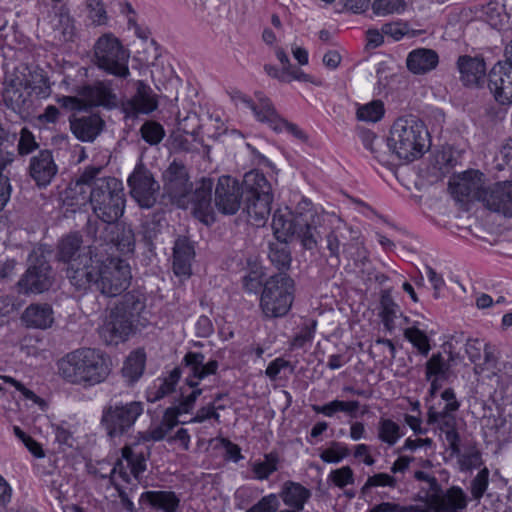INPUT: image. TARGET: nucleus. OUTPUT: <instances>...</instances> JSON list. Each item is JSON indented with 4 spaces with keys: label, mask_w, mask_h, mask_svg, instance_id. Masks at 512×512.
Segmentation results:
<instances>
[{
    "label": "nucleus",
    "mask_w": 512,
    "mask_h": 512,
    "mask_svg": "<svg viewBox=\"0 0 512 512\" xmlns=\"http://www.w3.org/2000/svg\"><path fill=\"white\" fill-rule=\"evenodd\" d=\"M101 166L85 167L82 173L66 189V198L88 200L92 212L104 224H113L124 214L126 197L121 180L102 176Z\"/></svg>",
    "instance_id": "f257e3e1"
},
{
    "label": "nucleus",
    "mask_w": 512,
    "mask_h": 512,
    "mask_svg": "<svg viewBox=\"0 0 512 512\" xmlns=\"http://www.w3.org/2000/svg\"><path fill=\"white\" fill-rule=\"evenodd\" d=\"M58 375L73 385L90 387L103 382L110 373L107 359L95 349L81 348L57 362Z\"/></svg>",
    "instance_id": "f03ea898"
},
{
    "label": "nucleus",
    "mask_w": 512,
    "mask_h": 512,
    "mask_svg": "<svg viewBox=\"0 0 512 512\" xmlns=\"http://www.w3.org/2000/svg\"><path fill=\"white\" fill-rule=\"evenodd\" d=\"M319 216L311 208L298 207L295 212L288 207L277 209L272 217V229L275 237L287 243L290 237H297L306 249L317 246Z\"/></svg>",
    "instance_id": "7ed1b4c3"
},
{
    "label": "nucleus",
    "mask_w": 512,
    "mask_h": 512,
    "mask_svg": "<svg viewBox=\"0 0 512 512\" xmlns=\"http://www.w3.org/2000/svg\"><path fill=\"white\" fill-rule=\"evenodd\" d=\"M388 145L399 159L414 161L429 149V133L416 117H401L391 127Z\"/></svg>",
    "instance_id": "20e7f679"
},
{
    "label": "nucleus",
    "mask_w": 512,
    "mask_h": 512,
    "mask_svg": "<svg viewBox=\"0 0 512 512\" xmlns=\"http://www.w3.org/2000/svg\"><path fill=\"white\" fill-rule=\"evenodd\" d=\"M144 411L141 401H126L112 397L103 407L100 424L110 439L127 435Z\"/></svg>",
    "instance_id": "39448f33"
},
{
    "label": "nucleus",
    "mask_w": 512,
    "mask_h": 512,
    "mask_svg": "<svg viewBox=\"0 0 512 512\" xmlns=\"http://www.w3.org/2000/svg\"><path fill=\"white\" fill-rule=\"evenodd\" d=\"M93 52L94 63L100 70L121 79L130 75V52L112 33L100 36L94 44Z\"/></svg>",
    "instance_id": "423d86ee"
},
{
    "label": "nucleus",
    "mask_w": 512,
    "mask_h": 512,
    "mask_svg": "<svg viewBox=\"0 0 512 512\" xmlns=\"http://www.w3.org/2000/svg\"><path fill=\"white\" fill-rule=\"evenodd\" d=\"M85 232L99 245V251L105 256H113L114 250L121 253H130L134 250L135 238L131 228L119 224L100 225L97 220L88 219Z\"/></svg>",
    "instance_id": "0eeeda50"
},
{
    "label": "nucleus",
    "mask_w": 512,
    "mask_h": 512,
    "mask_svg": "<svg viewBox=\"0 0 512 512\" xmlns=\"http://www.w3.org/2000/svg\"><path fill=\"white\" fill-rule=\"evenodd\" d=\"M294 300V281L286 273L271 276L264 284L260 307L267 318L285 316Z\"/></svg>",
    "instance_id": "6e6552de"
},
{
    "label": "nucleus",
    "mask_w": 512,
    "mask_h": 512,
    "mask_svg": "<svg viewBox=\"0 0 512 512\" xmlns=\"http://www.w3.org/2000/svg\"><path fill=\"white\" fill-rule=\"evenodd\" d=\"M50 252L38 247L32 250L27 259V269L17 282L21 294H41L48 291L55 280L49 262Z\"/></svg>",
    "instance_id": "1a4fd4ad"
},
{
    "label": "nucleus",
    "mask_w": 512,
    "mask_h": 512,
    "mask_svg": "<svg viewBox=\"0 0 512 512\" xmlns=\"http://www.w3.org/2000/svg\"><path fill=\"white\" fill-rule=\"evenodd\" d=\"M204 360L205 356L200 352H188L182 360L183 367L187 370L186 383L192 391L187 395L182 392L179 403L175 406L181 414L189 413L194 408L202 393V389L197 388L199 381L217 372L219 365L216 360H209L207 363Z\"/></svg>",
    "instance_id": "9d476101"
},
{
    "label": "nucleus",
    "mask_w": 512,
    "mask_h": 512,
    "mask_svg": "<svg viewBox=\"0 0 512 512\" xmlns=\"http://www.w3.org/2000/svg\"><path fill=\"white\" fill-rule=\"evenodd\" d=\"M131 278V269L126 261L102 254L95 282L97 291L108 297L118 296L129 287Z\"/></svg>",
    "instance_id": "9b49d317"
},
{
    "label": "nucleus",
    "mask_w": 512,
    "mask_h": 512,
    "mask_svg": "<svg viewBox=\"0 0 512 512\" xmlns=\"http://www.w3.org/2000/svg\"><path fill=\"white\" fill-rule=\"evenodd\" d=\"M163 190L179 208L189 207L193 183L186 165L174 159L162 173Z\"/></svg>",
    "instance_id": "f8f14e48"
},
{
    "label": "nucleus",
    "mask_w": 512,
    "mask_h": 512,
    "mask_svg": "<svg viewBox=\"0 0 512 512\" xmlns=\"http://www.w3.org/2000/svg\"><path fill=\"white\" fill-rule=\"evenodd\" d=\"M102 254L99 245L92 243L87 247V256H81L79 260L68 265L66 276L77 290L95 288Z\"/></svg>",
    "instance_id": "ddd939ff"
},
{
    "label": "nucleus",
    "mask_w": 512,
    "mask_h": 512,
    "mask_svg": "<svg viewBox=\"0 0 512 512\" xmlns=\"http://www.w3.org/2000/svg\"><path fill=\"white\" fill-rule=\"evenodd\" d=\"M129 193L141 208H152L160 189L152 172L142 163L137 164L127 179Z\"/></svg>",
    "instance_id": "4468645a"
},
{
    "label": "nucleus",
    "mask_w": 512,
    "mask_h": 512,
    "mask_svg": "<svg viewBox=\"0 0 512 512\" xmlns=\"http://www.w3.org/2000/svg\"><path fill=\"white\" fill-rule=\"evenodd\" d=\"M134 324L129 316L111 308L98 328V334L106 345H117L126 341L133 333Z\"/></svg>",
    "instance_id": "2eb2a0df"
},
{
    "label": "nucleus",
    "mask_w": 512,
    "mask_h": 512,
    "mask_svg": "<svg viewBox=\"0 0 512 512\" xmlns=\"http://www.w3.org/2000/svg\"><path fill=\"white\" fill-rule=\"evenodd\" d=\"M484 175L478 170L465 171L449 180L451 195L459 202L480 200L484 194Z\"/></svg>",
    "instance_id": "dca6fc26"
},
{
    "label": "nucleus",
    "mask_w": 512,
    "mask_h": 512,
    "mask_svg": "<svg viewBox=\"0 0 512 512\" xmlns=\"http://www.w3.org/2000/svg\"><path fill=\"white\" fill-rule=\"evenodd\" d=\"M242 190L240 183L231 176L218 178L215 186L214 204L219 212L225 215L235 214L241 207Z\"/></svg>",
    "instance_id": "f3484780"
},
{
    "label": "nucleus",
    "mask_w": 512,
    "mask_h": 512,
    "mask_svg": "<svg viewBox=\"0 0 512 512\" xmlns=\"http://www.w3.org/2000/svg\"><path fill=\"white\" fill-rule=\"evenodd\" d=\"M488 87L501 105L512 104V66L498 62L488 75Z\"/></svg>",
    "instance_id": "a211bd4d"
},
{
    "label": "nucleus",
    "mask_w": 512,
    "mask_h": 512,
    "mask_svg": "<svg viewBox=\"0 0 512 512\" xmlns=\"http://www.w3.org/2000/svg\"><path fill=\"white\" fill-rule=\"evenodd\" d=\"M484 206L504 217H512V181H501L485 189Z\"/></svg>",
    "instance_id": "6ab92c4d"
},
{
    "label": "nucleus",
    "mask_w": 512,
    "mask_h": 512,
    "mask_svg": "<svg viewBox=\"0 0 512 512\" xmlns=\"http://www.w3.org/2000/svg\"><path fill=\"white\" fill-rule=\"evenodd\" d=\"M77 94L84 101L85 108L99 106L112 108L117 105V96L113 92L110 81H96L93 84L83 85L77 89Z\"/></svg>",
    "instance_id": "aec40b11"
},
{
    "label": "nucleus",
    "mask_w": 512,
    "mask_h": 512,
    "mask_svg": "<svg viewBox=\"0 0 512 512\" xmlns=\"http://www.w3.org/2000/svg\"><path fill=\"white\" fill-rule=\"evenodd\" d=\"M213 185L211 178H202L196 189L191 191L189 205H192L195 216L205 224H210L215 220L212 207Z\"/></svg>",
    "instance_id": "412c9836"
},
{
    "label": "nucleus",
    "mask_w": 512,
    "mask_h": 512,
    "mask_svg": "<svg viewBox=\"0 0 512 512\" xmlns=\"http://www.w3.org/2000/svg\"><path fill=\"white\" fill-rule=\"evenodd\" d=\"M57 171V165L49 150H41L30 160L29 175L39 188L47 187L56 176Z\"/></svg>",
    "instance_id": "4be33fe9"
},
{
    "label": "nucleus",
    "mask_w": 512,
    "mask_h": 512,
    "mask_svg": "<svg viewBox=\"0 0 512 512\" xmlns=\"http://www.w3.org/2000/svg\"><path fill=\"white\" fill-rule=\"evenodd\" d=\"M432 494L429 498L435 512H461L467 508L468 496L459 486H451L443 493Z\"/></svg>",
    "instance_id": "5701e85b"
},
{
    "label": "nucleus",
    "mask_w": 512,
    "mask_h": 512,
    "mask_svg": "<svg viewBox=\"0 0 512 512\" xmlns=\"http://www.w3.org/2000/svg\"><path fill=\"white\" fill-rule=\"evenodd\" d=\"M136 94L125 103L123 111L126 116L136 117L138 114H148L157 108V100L151 88L142 80L136 83Z\"/></svg>",
    "instance_id": "b1692460"
},
{
    "label": "nucleus",
    "mask_w": 512,
    "mask_h": 512,
    "mask_svg": "<svg viewBox=\"0 0 512 512\" xmlns=\"http://www.w3.org/2000/svg\"><path fill=\"white\" fill-rule=\"evenodd\" d=\"M457 68L465 86L478 87L484 81L486 64L482 57L462 55L457 60Z\"/></svg>",
    "instance_id": "393cba45"
},
{
    "label": "nucleus",
    "mask_w": 512,
    "mask_h": 512,
    "mask_svg": "<svg viewBox=\"0 0 512 512\" xmlns=\"http://www.w3.org/2000/svg\"><path fill=\"white\" fill-rule=\"evenodd\" d=\"M21 320L28 328L45 330L54 323V312L47 303L30 304L24 310Z\"/></svg>",
    "instance_id": "a878e982"
},
{
    "label": "nucleus",
    "mask_w": 512,
    "mask_h": 512,
    "mask_svg": "<svg viewBox=\"0 0 512 512\" xmlns=\"http://www.w3.org/2000/svg\"><path fill=\"white\" fill-rule=\"evenodd\" d=\"M103 127L104 121L95 114L70 120L72 133L82 142H93L101 133Z\"/></svg>",
    "instance_id": "bb28decb"
},
{
    "label": "nucleus",
    "mask_w": 512,
    "mask_h": 512,
    "mask_svg": "<svg viewBox=\"0 0 512 512\" xmlns=\"http://www.w3.org/2000/svg\"><path fill=\"white\" fill-rule=\"evenodd\" d=\"M139 504L162 512H176L180 499L173 491H146L140 495Z\"/></svg>",
    "instance_id": "cd10ccee"
},
{
    "label": "nucleus",
    "mask_w": 512,
    "mask_h": 512,
    "mask_svg": "<svg viewBox=\"0 0 512 512\" xmlns=\"http://www.w3.org/2000/svg\"><path fill=\"white\" fill-rule=\"evenodd\" d=\"M273 196L244 197V208L249 222L257 227L263 226L270 213Z\"/></svg>",
    "instance_id": "c85d7f7f"
},
{
    "label": "nucleus",
    "mask_w": 512,
    "mask_h": 512,
    "mask_svg": "<svg viewBox=\"0 0 512 512\" xmlns=\"http://www.w3.org/2000/svg\"><path fill=\"white\" fill-rule=\"evenodd\" d=\"M439 57L436 51L427 48H418L411 51L406 59V65L413 74H425L437 67Z\"/></svg>",
    "instance_id": "c756f323"
},
{
    "label": "nucleus",
    "mask_w": 512,
    "mask_h": 512,
    "mask_svg": "<svg viewBox=\"0 0 512 512\" xmlns=\"http://www.w3.org/2000/svg\"><path fill=\"white\" fill-rule=\"evenodd\" d=\"M82 243V236L79 233L66 235L58 244V259L69 265L74 260H79L81 256H87V248H84Z\"/></svg>",
    "instance_id": "7c9ffc66"
},
{
    "label": "nucleus",
    "mask_w": 512,
    "mask_h": 512,
    "mask_svg": "<svg viewBox=\"0 0 512 512\" xmlns=\"http://www.w3.org/2000/svg\"><path fill=\"white\" fill-rule=\"evenodd\" d=\"M194 254V249L186 238H179L175 241L173 271L177 276H189L191 274V261Z\"/></svg>",
    "instance_id": "2f4dec72"
},
{
    "label": "nucleus",
    "mask_w": 512,
    "mask_h": 512,
    "mask_svg": "<svg viewBox=\"0 0 512 512\" xmlns=\"http://www.w3.org/2000/svg\"><path fill=\"white\" fill-rule=\"evenodd\" d=\"M256 98L257 102H253L245 96H242L240 99L253 111L259 121L267 123L273 129V125H276L281 117L277 114L268 98L264 97L261 93H257Z\"/></svg>",
    "instance_id": "473e14b6"
},
{
    "label": "nucleus",
    "mask_w": 512,
    "mask_h": 512,
    "mask_svg": "<svg viewBox=\"0 0 512 512\" xmlns=\"http://www.w3.org/2000/svg\"><path fill=\"white\" fill-rule=\"evenodd\" d=\"M240 186L243 197L273 196L271 184L265 175L257 170L247 172Z\"/></svg>",
    "instance_id": "72a5a7b5"
},
{
    "label": "nucleus",
    "mask_w": 512,
    "mask_h": 512,
    "mask_svg": "<svg viewBox=\"0 0 512 512\" xmlns=\"http://www.w3.org/2000/svg\"><path fill=\"white\" fill-rule=\"evenodd\" d=\"M53 38L58 42H70L76 36L74 20L69 12L60 8L51 20Z\"/></svg>",
    "instance_id": "f704fd0d"
},
{
    "label": "nucleus",
    "mask_w": 512,
    "mask_h": 512,
    "mask_svg": "<svg viewBox=\"0 0 512 512\" xmlns=\"http://www.w3.org/2000/svg\"><path fill=\"white\" fill-rule=\"evenodd\" d=\"M311 497L309 489L299 483L287 481L281 492V498L285 505L292 507V511L302 512L305 503Z\"/></svg>",
    "instance_id": "c9c22d12"
},
{
    "label": "nucleus",
    "mask_w": 512,
    "mask_h": 512,
    "mask_svg": "<svg viewBox=\"0 0 512 512\" xmlns=\"http://www.w3.org/2000/svg\"><path fill=\"white\" fill-rule=\"evenodd\" d=\"M145 307L146 297L144 293L133 290L124 294L113 308L122 314H126L134 322L135 318L140 316Z\"/></svg>",
    "instance_id": "e433bc0d"
},
{
    "label": "nucleus",
    "mask_w": 512,
    "mask_h": 512,
    "mask_svg": "<svg viewBox=\"0 0 512 512\" xmlns=\"http://www.w3.org/2000/svg\"><path fill=\"white\" fill-rule=\"evenodd\" d=\"M146 363V353L143 349H137L130 353L122 368L123 377L129 382H136L143 374Z\"/></svg>",
    "instance_id": "4c0bfd02"
},
{
    "label": "nucleus",
    "mask_w": 512,
    "mask_h": 512,
    "mask_svg": "<svg viewBox=\"0 0 512 512\" xmlns=\"http://www.w3.org/2000/svg\"><path fill=\"white\" fill-rule=\"evenodd\" d=\"M360 407L359 401L333 400L324 405H312V410L317 414H323L326 417H333L337 412H344L348 416L357 417V411Z\"/></svg>",
    "instance_id": "58836bf2"
},
{
    "label": "nucleus",
    "mask_w": 512,
    "mask_h": 512,
    "mask_svg": "<svg viewBox=\"0 0 512 512\" xmlns=\"http://www.w3.org/2000/svg\"><path fill=\"white\" fill-rule=\"evenodd\" d=\"M3 100L9 109L15 112L20 111L27 101L22 91V83L16 80H11L6 83L3 91Z\"/></svg>",
    "instance_id": "ea45409f"
},
{
    "label": "nucleus",
    "mask_w": 512,
    "mask_h": 512,
    "mask_svg": "<svg viewBox=\"0 0 512 512\" xmlns=\"http://www.w3.org/2000/svg\"><path fill=\"white\" fill-rule=\"evenodd\" d=\"M452 360V356L446 360L441 353L433 354L426 362V379L431 380L432 377L446 379L450 369V361Z\"/></svg>",
    "instance_id": "a19ab883"
},
{
    "label": "nucleus",
    "mask_w": 512,
    "mask_h": 512,
    "mask_svg": "<svg viewBox=\"0 0 512 512\" xmlns=\"http://www.w3.org/2000/svg\"><path fill=\"white\" fill-rule=\"evenodd\" d=\"M116 475H118L125 482L130 481V475L124 470L123 463L121 460H118L113 469L111 470L110 481L118 492V496L120 498L123 508H125L129 512H133L135 509L134 503L130 500L127 493L122 489V487L115 482Z\"/></svg>",
    "instance_id": "79ce46f5"
},
{
    "label": "nucleus",
    "mask_w": 512,
    "mask_h": 512,
    "mask_svg": "<svg viewBox=\"0 0 512 512\" xmlns=\"http://www.w3.org/2000/svg\"><path fill=\"white\" fill-rule=\"evenodd\" d=\"M381 312L380 316L384 327L388 331H392L395 328V319L399 313L398 305L393 301L389 292L385 291L381 295L380 300Z\"/></svg>",
    "instance_id": "37998d69"
},
{
    "label": "nucleus",
    "mask_w": 512,
    "mask_h": 512,
    "mask_svg": "<svg viewBox=\"0 0 512 512\" xmlns=\"http://www.w3.org/2000/svg\"><path fill=\"white\" fill-rule=\"evenodd\" d=\"M279 456L276 452H270L264 455L263 461L252 463V471L258 480L268 479L278 469Z\"/></svg>",
    "instance_id": "c03bdc74"
},
{
    "label": "nucleus",
    "mask_w": 512,
    "mask_h": 512,
    "mask_svg": "<svg viewBox=\"0 0 512 512\" xmlns=\"http://www.w3.org/2000/svg\"><path fill=\"white\" fill-rule=\"evenodd\" d=\"M11 162L12 158L8 154L0 152V211L5 207L11 195L12 188L7 170Z\"/></svg>",
    "instance_id": "a18cd8bd"
},
{
    "label": "nucleus",
    "mask_w": 512,
    "mask_h": 512,
    "mask_svg": "<svg viewBox=\"0 0 512 512\" xmlns=\"http://www.w3.org/2000/svg\"><path fill=\"white\" fill-rule=\"evenodd\" d=\"M385 109L381 100H373L367 104L360 105L356 116L359 121L375 123L382 119Z\"/></svg>",
    "instance_id": "49530a36"
},
{
    "label": "nucleus",
    "mask_w": 512,
    "mask_h": 512,
    "mask_svg": "<svg viewBox=\"0 0 512 512\" xmlns=\"http://www.w3.org/2000/svg\"><path fill=\"white\" fill-rule=\"evenodd\" d=\"M122 458L126 460L130 467L131 474L135 479H139V476L146 470V459L142 452H135L131 446H124L122 448Z\"/></svg>",
    "instance_id": "de8ad7c7"
},
{
    "label": "nucleus",
    "mask_w": 512,
    "mask_h": 512,
    "mask_svg": "<svg viewBox=\"0 0 512 512\" xmlns=\"http://www.w3.org/2000/svg\"><path fill=\"white\" fill-rule=\"evenodd\" d=\"M269 259L280 273H285L290 268L292 260L290 250L284 244L270 246Z\"/></svg>",
    "instance_id": "09e8293b"
},
{
    "label": "nucleus",
    "mask_w": 512,
    "mask_h": 512,
    "mask_svg": "<svg viewBox=\"0 0 512 512\" xmlns=\"http://www.w3.org/2000/svg\"><path fill=\"white\" fill-rule=\"evenodd\" d=\"M457 462L460 471L468 472L483 465L482 454L476 446H470L459 455Z\"/></svg>",
    "instance_id": "8fccbe9b"
},
{
    "label": "nucleus",
    "mask_w": 512,
    "mask_h": 512,
    "mask_svg": "<svg viewBox=\"0 0 512 512\" xmlns=\"http://www.w3.org/2000/svg\"><path fill=\"white\" fill-rule=\"evenodd\" d=\"M140 133L142 139L151 146L159 144L165 136L163 126L152 120L146 121L141 126Z\"/></svg>",
    "instance_id": "3c124183"
},
{
    "label": "nucleus",
    "mask_w": 512,
    "mask_h": 512,
    "mask_svg": "<svg viewBox=\"0 0 512 512\" xmlns=\"http://www.w3.org/2000/svg\"><path fill=\"white\" fill-rule=\"evenodd\" d=\"M379 439L388 445H394L400 438V427L391 419H381L378 428Z\"/></svg>",
    "instance_id": "603ef678"
},
{
    "label": "nucleus",
    "mask_w": 512,
    "mask_h": 512,
    "mask_svg": "<svg viewBox=\"0 0 512 512\" xmlns=\"http://www.w3.org/2000/svg\"><path fill=\"white\" fill-rule=\"evenodd\" d=\"M404 336L415 348H417L420 354L423 356L428 355L431 346L428 336L422 330L417 327H410L405 329Z\"/></svg>",
    "instance_id": "864d4df0"
},
{
    "label": "nucleus",
    "mask_w": 512,
    "mask_h": 512,
    "mask_svg": "<svg viewBox=\"0 0 512 512\" xmlns=\"http://www.w3.org/2000/svg\"><path fill=\"white\" fill-rule=\"evenodd\" d=\"M275 54L277 59L283 66L284 73H287V75H289L294 80L303 82L311 81L310 76L308 74L304 73L300 68L293 67L291 65L288 55L286 54L283 48L277 47L275 50Z\"/></svg>",
    "instance_id": "5fc2aeb1"
},
{
    "label": "nucleus",
    "mask_w": 512,
    "mask_h": 512,
    "mask_svg": "<svg viewBox=\"0 0 512 512\" xmlns=\"http://www.w3.org/2000/svg\"><path fill=\"white\" fill-rule=\"evenodd\" d=\"M498 363V356L496 354L495 346L491 344H485L482 355V360L477 363L474 367L476 374L483 373L484 371H492L496 368Z\"/></svg>",
    "instance_id": "6e6d98bb"
},
{
    "label": "nucleus",
    "mask_w": 512,
    "mask_h": 512,
    "mask_svg": "<svg viewBox=\"0 0 512 512\" xmlns=\"http://www.w3.org/2000/svg\"><path fill=\"white\" fill-rule=\"evenodd\" d=\"M489 484V470L487 467L482 468L472 479L470 491L472 497L479 501L486 492Z\"/></svg>",
    "instance_id": "4d7b16f0"
},
{
    "label": "nucleus",
    "mask_w": 512,
    "mask_h": 512,
    "mask_svg": "<svg viewBox=\"0 0 512 512\" xmlns=\"http://www.w3.org/2000/svg\"><path fill=\"white\" fill-rule=\"evenodd\" d=\"M404 7V0H374L372 3L373 12L376 15L400 13Z\"/></svg>",
    "instance_id": "13d9d810"
},
{
    "label": "nucleus",
    "mask_w": 512,
    "mask_h": 512,
    "mask_svg": "<svg viewBox=\"0 0 512 512\" xmlns=\"http://www.w3.org/2000/svg\"><path fill=\"white\" fill-rule=\"evenodd\" d=\"M349 454L350 450L347 446L339 442H333L331 447L322 451L320 458L327 463H338Z\"/></svg>",
    "instance_id": "bf43d9fd"
},
{
    "label": "nucleus",
    "mask_w": 512,
    "mask_h": 512,
    "mask_svg": "<svg viewBox=\"0 0 512 512\" xmlns=\"http://www.w3.org/2000/svg\"><path fill=\"white\" fill-rule=\"evenodd\" d=\"M397 485V480L395 477L386 474V473H378L373 476H369L364 486L362 487V492L366 493L368 489L373 487H391L395 488Z\"/></svg>",
    "instance_id": "052dcab7"
},
{
    "label": "nucleus",
    "mask_w": 512,
    "mask_h": 512,
    "mask_svg": "<svg viewBox=\"0 0 512 512\" xmlns=\"http://www.w3.org/2000/svg\"><path fill=\"white\" fill-rule=\"evenodd\" d=\"M280 506L279 499L275 494L262 497L256 504L246 512H276Z\"/></svg>",
    "instance_id": "680f3d73"
},
{
    "label": "nucleus",
    "mask_w": 512,
    "mask_h": 512,
    "mask_svg": "<svg viewBox=\"0 0 512 512\" xmlns=\"http://www.w3.org/2000/svg\"><path fill=\"white\" fill-rule=\"evenodd\" d=\"M89 17L96 25H103L107 21V14L101 0H87Z\"/></svg>",
    "instance_id": "e2e57ef3"
},
{
    "label": "nucleus",
    "mask_w": 512,
    "mask_h": 512,
    "mask_svg": "<svg viewBox=\"0 0 512 512\" xmlns=\"http://www.w3.org/2000/svg\"><path fill=\"white\" fill-rule=\"evenodd\" d=\"M329 479L339 488H344L348 484L353 483V471L349 466H343L339 469L333 470Z\"/></svg>",
    "instance_id": "0e129e2a"
},
{
    "label": "nucleus",
    "mask_w": 512,
    "mask_h": 512,
    "mask_svg": "<svg viewBox=\"0 0 512 512\" xmlns=\"http://www.w3.org/2000/svg\"><path fill=\"white\" fill-rule=\"evenodd\" d=\"M486 343L479 339H468L465 345V352L469 360L476 366L482 360V352Z\"/></svg>",
    "instance_id": "69168bd1"
},
{
    "label": "nucleus",
    "mask_w": 512,
    "mask_h": 512,
    "mask_svg": "<svg viewBox=\"0 0 512 512\" xmlns=\"http://www.w3.org/2000/svg\"><path fill=\"white\" fill-rule=\"evenodd\" d=\"M243 288L249 293H257L262 287V273L251 271L242 279Z\"/></svg>",
    "instance_id": "338daca9"
},
{
    "label": "nucleus",
    "mask_w": 512,
    "mask_h": 512,
    "mask_svg": "<svg viewBox=\"0 0 512 512\" xmlns=\"http://www.w3.org/2000/svg\"><path fill=\"white\" fill-rule=\"evenodd\" d=\"M37 148L34 136L27 129H22L18 142V150L21 155H27Z\"/></svg>",
    "instance_id": "774afa93"
}]
</instances>
